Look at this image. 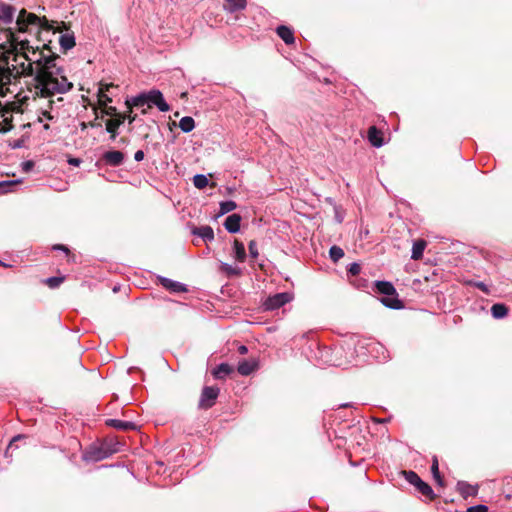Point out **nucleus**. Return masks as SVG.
Masks as SVG:
<instances>
[{
    "label": "nucleus",
    "mask_w": 512,
    "mask_h": 512,
    "mask_svg": "<svg viewBox=\"0 0 512 512\" xmlns=\"http://www.w3.org/2000/svg\"><path fill=\"white\" fill-rule=\"evenodd\" d=\"M27 61L20 62V68L11 70H0V83L9 85L12 78L18 75L34 76L32 88L30 91L34 97L47 99L48 109H42L41 114L47 120H54L58 117L59 110L64 106V99L61 95L69 92L73 88V83L68 80L65 69L59 64L60 57L54 53L44 54L43 51H32V56L23 53L21 56Z\"/></svg>",
    "instance_id": "f257e3e1"
},
{
    "label": "nucleus",
    "mask_w": 512,
    "mask_h": 512,
    "mask_svg": "<svg viewBox=\"0 0 512 512\" xmlns=\"http://www.w3.org/2000/svg\"><path fill=\"white\" fill-rule=\"evenodd\" d=\"M376 291L383 295L381 302L389 308L400 309L403 307L401 300L398 299L396 289L387 281H376L374 283Z\"/></svg>",
    "instance_id": "f03ea898"
},
{
    "label": "nucleus",
    "mask_w": 512,
    "mask_h": 512,
    "mask_svg": "<svg viewBox=\"0 0 512 512\" xmlns=\"http://www.w3.org/2000/svg\"><path fill=\"white\" fill-rule=\"evenodd\" d=\"M43 22L47 23V19L45 17L40 18L37 15L28 13L25 9H22L17 17L16 25L19 32H25L29 26H43Z\"/></svg>",
    "instance_id": "7ed1b4c3"
},
{
    "label": "nucleus",
    "mask_w": 512,
    "mask_h": 512,
    "mask_svg": "<svg viewBox=\"0 0 512 512\" xmlns=\"http://www.w3.org/2000/svg\"><path fill=\"white\" fill-rule=\"evenodd\" d=\"M113 452L114 450H111L106 444L91 445L85 450L83 458L86 461L98 462L108 458Z\"/></svg>",
    "instance_id": "20e7f679"
},
{
    "label": "nucleus",
    "mask_w": 512,
    "mask_h": 512,
    "mask_svg": "<svg viewBox=\"0 0 512 512\" xmlns=\"http://www.w3.org/2000/svg\"><path fill=\"white\" fill-rule=\"evenodd\" d=\"M128 120L129 124L133 123L137 119L136 114H132L131 112H128V114L120 113L117 115L116 118L108 119L105 123L106 131L110 133V139L115 140L117 136V130L118 128L124 124L125 120Z\"/></svg>",
    "instance_id": "39448f33"
},
{
    "label": "nucleus",
    "mask_w": 512,
    "mask_h": 512,
    "mask_svg": "<svg viewBox=\"0 0 512 512\" xmlns=\"http://www.w3.org/2000/svg\"><path fill=\"white\" fill-rule=\"evenodd\" d=\"M292 300V295L288 292L277 293L272 296H269L265 302L264 307L266 310H275L278 309L285 304L289 303Z\"/></svg>",
    "instance_id": "423d86ee"
},
{
    "label": "nucleus",
    "mask_w": 512,
    "mask_h": 512,
    "mask_svg": "<svg viewBox=\"0 0 512 512\" xmlns=\"http://www.w3.org/2000/svg\"><path fill=\"white\" fill-rule=\"evenodd\" d=\"M148 108H151L152 105H155L161 112H168L170 110V106L164 100L162 93L159 90L153 89L149 92H146Z\"/></svg>",
    "instance_id": "0eeeda50"
},
{
    "label": "nucleus",
    "mask_w": 512,
    "mask_h": 512,
    "mask_svg": "<svg viewBox=\"0 0 512 512\" xmlns=\"http://www.w3.org/2000/svg\"><path fill=\"white\" fill-rule=\"evenodd\" d=\"M219 395V388L206 386L203 388L200 398V407L211 408Z\"/></svg>",
    "instance_id": "6e6552de"
},
{
    "label": "nucleus",
    "mask_w": 512,
    "mask_h": 512,
    "mask_svg": "<svg viewBox=\"0 0 512 512\" xmlns=\"http://www.w3.org/2000/svg\"><path fill=\"white\" fill-rule=\"evenodd\" d=\"M125 154L119 150H108L101 156V161L108 166L118 167L124 163Z\"/></svg>",
    "instance_id": "1a4fd4ad"
},
{
    "label": "nucleus",
    "mask_w": 512,
    "mask_h": 512,
    "mask_svg": "<svg viewBox=\"0 0 512 512\" xmlns=\"http://www.w3.org/2000/svg\"><path fill=\"white\" fill-rule=\"evenodd\" d=\"M159 283L167 290L173 292V293H184L187 292V287L185 284L180 283L178 281H174L172 279L159 276L158 277Z\"/></svg>",
    "instance_id": "9d476101"
},
{
    "label": "nucleus",
    "mask_w": 512,
    "mask_h": 512,
    "mask_svg": "<svg viewBox=\"0 0 512 512\" xmlns=\"http://www.w3.org/2000/svg\"><path fill=\"white\" fill-rule=\"evenodd\" d=\"M15 9L8 4L0 2V21L5 24H11L14 19Z\"/></svg>",
    "instance_id": "9b49d317"
},
{
    "label": "nucleus",
    "mask_w": 512,
    "mask_h": 512,
    "mask_svg": "<svg viewBox=\"0 0 512 512\" xmlns=\"http://www.w3.org/2000/svg\"><path fill=\"white\" fill-rule=\"evenodd\" d=\"M240 223L241 216L234 213L226 218L224 227L229 233H237L240 230Z\"/></svg>",
    "instance_id": "f8f14e48"
},
{
    "label": "nucleus",
    "mask_w": 512,
    "mask_h": 512,
    "mask_svg": "<svg viewBox=\"0 0 512 512\" xmlns=\"http://www.w3.org/2000/svg\"><path fill=\"white\" fill-rule=\"evenodd\" d=\"M258 367V363L255 360H242L239 362L237 370L240 375L248 376L253 373Z\"/></svg>",
    "instance_id": "ddd939ff"
},
{
    "label": "nucleus",
    "mask_w": 512,
    "mask_h": 512,
    "mask_svg": "<svg viewBox=\"0 0 512 512\" xmlns=\"http://www.w3.org/2000/svg\"><path fill=\"white\" fill-rule=\"evenodd\" d=\"M126 105L129 109V112H131V113H132V108H134V107L141 108V107H144L145 105L148 106L146 93H141L137 96L127 99Z\"/></svg>",
    "instance_id": "4468645a"
},
{
    "label": "nucleus",
    "mask_w": 512,
    "mask_h": 512,
    "mask_svg": "<svg viewBox=\"0 0 512 512\" xmlns=\"http://www.w3.org/2000/svg\"><path fill=\"white\" fill-rule=\"evenodd\" d=\"M192 233L201 237L205 242H209L214 239V231L212 227L208 225L196 227L193 229Z\"/></svg>",
    "instance_id": "2eb2a0df"
},
{
    "label": "nucleus",
    "mask_w": 512,
    "mask_h": 512,
    "mask_svg": "<svg viewBox=\"0 0 512 512\" xmlns=\"http://www.w3.org/2000/svg\"><path fill=\"white\" fill-rule=\"evenodd\" d=\"M457 490L464 498H468L470 496H475L478 492V489L476 486L470 485L469 483H467L465 481H459L457 483Z\"/></svg>",
    "instance_id": "dca6fc26"
},
{
    "label": "nucleus",
    "mask_w": 512,
    "mask_h": 512,
    "mask_svg": "<svg viewBox=\"0 0 512 512\" xmlns=\"http://www.w3.org/2000/svg\"><path fill=\"white\" fill-rule=\"evenodd\" d=\"M277 35L285 42V44L290 45L295 41L293 31L284 25L277 27L276 29Z\"/></svg>",
    "instance_id": "f3484780"
},
{
    "label": "nucleus",
    "mask_w": 512,
    "mask_h": 512,
    "mask_svg": "<svg viewBox=\"0 0 512 512\" xmlns=\"http://www.w3.org/2000/svg\"><path fill=\"white\" fill-rule=\"evenodd\" d=\"M246 250L244 244L235 239L233 243V257L237 262L243 263L246 260Z\"/></svg>",
    "instance_id": "a211bd4d"
},
{
    "label": "nucleus",
    "mask_w": 512,
    "mask_h": 512,
    "mask_svg": "<svg viewBox=\"0 0 512 512\" xmlns=\"http://www.w3.org/2000/svg\"><path fill=\"white\" fill-rule=\"evenodd\" d=\"M219 270L227 277H238L242 275V269L238 266H233L228 263L221 262Z\"/></svg>",
    "instance_id": "6ab92c4d"
},
{
    "label": "nucleus",
    "mask_w": 512,
    "mask_h": 512,
    "mask_svg": "<svg viewBox=\"0 0 512 512\" xmlns=\"http://www.w3.org/2000/svg\"><path fill=\"white\" fill-rule=\"evenodd\" d=\"M247 0H225L224 9L229 13H234L245 9Z\"/></svg>",
    "instance_id": "aec40b11"
},
{
    "label": "nucleus",
    "mask_w": 512,
    "mask_h": 512,
    "mask_svg": "<svg viewBox=\"0 0 512 512\" xmlns=\"http://www.w3.org/2000/svg\"><path fill=\"white\" fill-rule=\"evenodd\" d=\"M368 140L374 147L383 145L382 133L375 126L368 129Z\"/></svg>",
    "instance_id": "412c9836"
},
{
    "label": "nucleus",
    "mask_w": 512,
    "mask_h": 512,
    "mask_svg": "<svg viewBox=\"0 0 512 512\" xmlns=\"http://www.w3.org/2000/svg\"><path fill=\"white\" fill-rule=\"evenodd\" d=\"M21 180H4L0 181V195L8 192L16 191V188L21 184Z\"/></svg>",
    "instance_id": "4be33fe9"
},
{
    "label": "nucleus",
    "mask_w": 512,
    "mask_h": 512,
    "mask_svg": "<svg viewBox=\"0 0 512 512\" xmlns=\"http://www.w3.org/2000/svg\"><path fill=\"white\" fill-rule=\"evenodd\" d=\"M232 372L233 368L229 364L221 363L213 370L212 374L216 379H223Z\"/></svg>",
    "instance_id": "5701e85b"
},
{
    "label": "nucleus",
    "mask_w": 512,
    "mask_h": 512,
    "mask_svg": "<svg viewBox=\"0 0 512 512\" xmlns=\"http://www.w3.org/2000/svg\"><path fill=\"white\" fill-rule=\"evenodd\" d=\"M426 248V241L424 240H417L414 242L412 247V254L411 258L413 260H419L423 257V252Z\"/></svg>",
    "instance_id": "b1692460"
},
{
    "label": "nucleus",
    "mask_w": 512,
    "mask_h": 512,
    "mask_svg": "<svg viewBox=\"0 0 512 512\" xmlns=\"http://www.w3.org/2000/svg\"><path fill=\"white\" fill-rule=\"evenodd\" d=\"M61 49L67 51L75 46V38L70 34H63L59 38Z\"/></svg>",
    "instance_id": "393cba45"
},
{
    "label": "nucleus",
    "mask_w": 512,
    "mask_h": 512,
    "mask_svg": "<svg viewBox=\"0 0 512 512\" xmlns=\"http://www.w3.org/2000/svg\"><path fill=\"white\" fill-rule=\"evenodd\" d=\"M194 127L195 121L190 116L182 117L179 121V128L185 133L191 132L194 129Z\"/></svg>",
    "instance_id": "a878e982"
},
{
    "label": "nucleus",
    "mask_w": 512,
    "mask_h": 512,
    "mask_svg": "<svg viewBox=\"0 0 512 512\" xmlns=\"http://www.w3.org/2000/svg\"><path fill=\"white\" fill-rule=\"evenodd\" d=\"M107 424L118 430H128L134 427V424L132 422L122 421L118 419H109L107 421Z\"/></svg>",
    "instance_id": "bb28decb"
},
{
    "label": "nucleus",
    "mask_w": 512,
    "mask_h": 512,
    "mask_svg": "<svg viewBox=\"0 0 512 512\" xmlns=\"http://www.w3.org/2000/svg\"><path fill=\"white\" fill-rule=\"evenodd\" d=\"M491 313L495 319H501L508 314V309L504 304L497 303L491 307Z\"/></svg>",
    "instance_id": "cd10ccee"
},
{
    "label": "nucleus",
    "mask_w": 512,
    "mask_h": 512,
    "mask_svg": "<svg viewBox=\"0 0 512 512\" xmlns=\"http://www.w3.org/2000/svg\"><path fill=\"white\" fill-rule=\"evenodd\" d=\"M329 256L333 262H338L344 256V251L341 247L334 245L329 250Z\"/></svg>",
    "instance_id": "c85d7f7f"
},
{
    "label": "nucleus",
    "mask_w": 512,
    "mask_h": 512,
    "mask_svg": "<svg viewBox=\"0 0 512 512\" xmlns=\"http://www.w3.org/2000/svg\"><path fill=\"white\" fill-rule=\"evenodd\" d=\"M431 472H432V475H433L434 479L437 481V483L439 485H442L443 481H442V478L440 476L439 464H438V459H437L436 456L433 457V462H432V466H431Z\"/></svg>",
    "instance_id": "c756f323"
},
{
    "label": "nucleus",
    "mask_w": 512,
    "mask_h": 512,
    "mask_svg": "<svg viewBox=\"0 0 512 512\" xmlns=\"http://www.w3.org/2000/svg\"><path fill=\"white\" fill-rule=\"evenodd\" d=\"M193 184L198 189H204L208 185V179L203 174H197L193 177Z\"/></svg>",
    "instance_id": "7c9ffc66"
},
{
    "label": "nucleus",
    "mask_w": 512,
    "mask_h": 512,
    "mask_svg": "<svg viewBox=\"0 0 512 512\" xmlns=\"http://www.w3.org/2000/svg\"><path fill=\"white\" fill-rule=\"evenodd\" d=\"M237 207L236 203L234 201H223L220 203V214L224 215L226 213H229L233 210H235Z\"/></svg>",
    "instance_id": "2f4dec72"
},
{
    "label": "nucleus",
    "mask_w": 512,
    "mask_h": 512,
    "mask_svg": "<svg viewBox=\"0 0 512 512\" xmlns=\"http://www.w3.org/2000/svg\"><path fill=\"white\" fill-rule=\"evenodd\" d=\"M404 475L406 480L415 487H417L422 482L418 474L413 471H405Z\"/></svg>",
    "instance_id": "473e14b6"
},
{
    "label": "nucleus",
    "mask_w": 512,
    "mask_h": 512,
    "mask_svg": "<svg viewBox=\"0 0 512 512\" xmlns=\"http://www.w3.org/2000/svg\"><path fill=\"white\" fill-rule=\"evenodd\" d=\"M416 488L422 495L429 497V498L434 497L432 488L424 481H422Z\"/></svg>",
    "instance_id": "72a5a7b5"
},
{
    "label": "nucleus",
    "mask_w": 512,
    "mask_h": 512,
    "mask_svg": "<svg viewBox=\"0 0 512 512\" xmlns=\"http://www.w3.org/2000/svg\"><path fill=\"white\" fill-rule=\"evenodd\" d=\"M63 277H50L45 280V283L52 289L57 288L62 282Z\"/></svg>",
    "instance_id": "f704fd0d"
},
{
    "label": "nucleus",
    "mask_w": 512,
    "mask_h": 512,
    "mask_svg": "<svg viewBox=\"0 0 512 512\" xmlns=\"http://www.w3.org/2000/svg\"><path fill=\"white\" fill-rule=\"evenodd\" d=\"M249 254L252 259H257L259 256L257 243L255 240H251L248 244Z\"/></svg>",
    "instance_id": "c9c22d12"
},
{
    "label": "nucleus",
    "mask_w": 512,
    "mask_h": 512,
    "mask_svg": "<svg viewBox=\"0 0 512 512\" xmlns=\"http://www.w3.org/2000/svg\"><path fill=\"white\" fill-rule=\"evenodd\" d=\"M361 271V267L358 263H351L348 267V276H358Z\"/></svg>",
    "instance_id": "e433bc0d"
},
{
    "label": "nucleus",
    "mask_w": 512,
    "mask_h": 512,
    "mask_svg": "<svg viewBox=\"0 0 512 512\" xmlns=\"http://www.w3.org/2000/svg\"><path fill=\"white\" fill-rule=\"evenodd\" d=\"M102 113L107 116L114 117V118H116L117 115L119 114V113H117L116 107H113V106H107L104 110H102Z\"/></svg>",
    "instance_id": "4c0bfd02"
},
{
    "label": "nucleus",
    "mask_w": 512,
    "mask_h": 512,
    "mask_svg": "<svg viewBox=\"0 0 512 512\" xmlns=\"http://www.w3.org/2000/svg\"><path fill=\"white\" fill-rule=\"evenodd\" d=\"M467 512H488V507L485 505H475L469 507Z\"/></svg>",
    "instance_id": "58836bf2"
},
{
    "label": "nucleus",
    "mask_w": 512,
    "mask_h": 512,
    "mask_svg": "<svg viewBox=\"0 0 512 512\" xmlns=\"http://www.w3.org/2000/svg\"><path fill=\"white\" fill-rule=\"evenodd\" d=\"M98 101L110 103L112 102V98L108 96V94L104 92H98Z\"/></svg>",
    "instance_id": "ea45409f"
},
{
    "label": "nucleus",
    "mask_w": 512,
    "mask_h": 512,
    "mask_svg": "<svg viewBox=\"0 0 512 512\" xmlns=\"http://www.w3.org/2000/svg\"><path fill=\"white\" fill-rule=\"evenodd\" d=\"M33 167H34V162L31 161V160H28V161H25V162L22 163V170L24 172L31 171Z\"/></svg>",
    "instance_id": "a19ab883"
},
{
    "label": "nucleus",
    "mask_w": 512,
    "mask_h": 512,
    "mask_svg": "<svg viewBox=\"0 0 512 512\" xmlns=\"http://www.w3.org/2000/svg\"><path fill=\"white\" fill-rule=\"evenodd\" d=\"M112 87H114L113 83H100V87H99V91L98 92H104V93L107 94V92Z\"/></svg>",
    "instance_id": "79ce46f5"
},
{
    "label": "nucleus",
    "mask_w": 512,
    "mask_h": 512,
    "mask_svg": "<svg viewBox=\"0 0 512 512\" xmlns=\"http://www.w3.org/2000/svg\"><path fill=\"white\" fill-rule=\"evenodd\" d=\"M474 286L477 287L478 289H480L481 291L485 292V293L489 292L487 285L485 283H483V282H476L474 284Z\"/></svg>",
    "instance_id": "37998d69"
},
{
    "label": "nucleus",
    "mask_w": 512,
    "mask_h": 512,
    "mask_svg": "<svg viewBox=\"0 0 512 512\" xmlns=\"http://www.w3.org/2000/svg\"><path fill=\"white\" fill-rule=\"evenodd\" d=\"M144 152L142 150H138L135 152L134 154V159L137 161V162H140L144 159Z\"/></svg>",
    "instance_id": "c03bdc74"
},
{
    "label": "nucleus",
    "mask_w": 512,
    "mask_h": 512,
    "mask_svg": "<svg viewBox=\"0 0 512 512\" xmlns=\"http://www.w3.org/2000/svg\"><path fill=\"white\" fill-rule=\"evenodd\" d=\"M95 113H97V111L95 110ZM98 114H96V118L94 121H90L89 122V126L92 127V128H95V127H100L101 126V123L97 122V119H98Z\"/></svg>",
    "instance_id": "a18cd8bd"
},
{
    "label": "nucleus",
    "mask_w": 512,
    "mask_h": 512,
    "mask_svg": "<svg viewBox=\"0 0 512 512\" xmlns=\"http://www.w3.org/2000/svg\"><path fill=\"white\" fill-rule=\"evenodd\" d=\"M53 249L54 250H62V251H64L67 254L69 252L68 248L66 246H64V245H61V244L54 245Z\"/></svg>",
    "instance_id": "49530a36"
},
{
    "label": "nucleus",
    "mask_w": 512,
    "mask_h": 512,
    "mask_svg": "<svg viewBox=\"0 0 512 512\" xmlns=\"http://www.w3.org/2000/svg\"><path fill=\"white\" fill-rule=\"evenodd\" d=\"M8 91V87L4 84L0 83V97H4L6 92Z\"/></svg>",
    "instance_id": "de8ad7c7"
},
{
    "label": "nucleus",
    "mask_w": 512,
    "mask_h": 512,
    "mask_svg": "<svg viewBox=\"0 0 512 512\" xmlns=\"http://www.w3.org/2000/svg\"><path fill=\"white\" fill-rule=\"evenodd\" d=\"M17 45L20 46L21 50L28 49V41H26V40H21L19 43H17Z\"/></svg>",
    "instance_id": "09e8293b"
},
{
    "label": "nucleus",
    "mask_w": 512,
    "mask_h": 512,
    "mask_svg": "<svg viewBox=\"0 0 512 512\" xmlns=\"http://www.w3.org/2000/svg\"><path fill=\"white\" fill-rule=\"evenodd\" d=\"M238 352H239L240 354H246V353L248 352V349H247V347H246V346L241 345V346H239V348H238Z\"/></svg>",
    "instance_id": "8fccbe9b"
},
{
    "label": "nucleus",
    "mask_w": 512,
    "mask_h": 512,
    "mask_svg": "<svg viewBox=\"0 0 512 512\" xmlns=\"http://www.w3.org/2000/svg\"><path fill=\"white\" fill-rule=\"evenodd\" d=\"M98 104H99V106L102 108V110H104V109L108 106V103H106V102H100V101H98Z\"/></svg>",
    "instance_id": "3c124183"
},
{
    "label": "nucleus",
    "mask_w": 512,
    "mask_h": 512,
    "mask_svg": "<svg viewBox=\"0 0 512 512\" xmlns=\"http://www.w3.org/2000/svg\"><path fill=\"white\" fill-rule=\"evenodd\" d=\"M79 162H80V160H79V159H71V160H70V163H71V164H73V165H78V164H79Z\"/></svg>",
    "instance_id": "603ef678"
},
{
    "label": "nucleus",
    "mask_w": 512,
    "mask_h": 512,
    "mask_svg": "<svg viewBox=\"0 0 512 512\" xmlns=\"http://www.w3.org/2000/svg\"><path fill=\"white\" fill-rule=\"evenodd\" d=\"M88 126H89V123H85V122L81 123L82 130L86 129Z\"/></svg>",
    "instance_id": "864d4df0"
},
{
    "label": "nucleus",
    "mask_w": 512,
    "mask_h": 512,
    "mask_svg": "<svg viewBox=\"0 0 512 512\" xmlns=\"http://www.w3.org/2000/svg\"><path fill=\"white\" fill-rule=\"evenodd\" d=\"M119 142L122 144H125V143H128V139L125 137H122Z\"/></svg>",
    "instance_id": "5fc2aeb1"
},
{
    "label": "nucleus",
    "mask_w": 512,
    "mask_h": 512,
    "mask_svg": "<svg viewBox=\"0 0 512 512\" xmlns=\"http://www.w3.org/2000/svg\"><path fill=\"white\" fill-rule=\"evenodd\" d=\"M141 108H142V110H141L142 114H146L148 112V109H149L148 107L147 108L141 107Z\"/></svg>",
    "instance_id": "6e6d98bb"
},
{
    "label": "nucleus",
    "mask_w": 512,
    "mask_h": 512,
    "mask_svg": "<svg viewBox=\"0 0 512 512\" xmlns=\"http://www.w3.org/2000/svg\"><path fill=\"white\" fill-rule=\"evenodd\" d=\"M21 436H17V437H14V439L12 440V442L10 443V446L12 445L13 442L17 441L18 439H20Z\"/></svg>",
    "instance_id": "4d7b16f0"
},
{
    "label": "nucleus",
    "mask_w": 512,
    "mask_h": 512,
    "mask_svg": "<svg viewBox=\"0 0 512 512\" xmlns=\"http://www.w3.org/2000/svg\"><path fill=\"white\" fill-rule=\"evenodd\" d=\"M11 38H12V39H11V41H12V42H16V41H17V40H16V38H15V36H14V34H12V33H11Z\"/></svg>",
    "instance_id": "13d9d810"
},
{
    "label": "nucleus",
    "mask_w": 512,
    "mask_h": 512,
    "mask_svg": "<svg viewBox=\"0 0 512 512\" xmlns=\"http://www.w3.org/2000/svg\"><path fill=\"white\" fill-rule=\"evenodd\" d=\"M357 286V288H362L364 287V285H361V284H355Z\"/></svg>",
    "instance_id": "bf43d9fd"
},
{
    "label": "nucleus",
    "mask_w": 512,
    "mask_h": 512,
    "mask_svg": "<svg viewBox=\"0 0 512 512\" xmlns=\"http://www.w3.org/2000/svg\"><path fill=\"white\" fill-rule=\"evenodd\" d=\"M387 358H388V356L383 355L381 359L386 360Z\"/></svg>",
    "instance_id": "052dcab7"
},
{
    "label": "nucleus",
    "mask_w": 512,
    "mask_h": 512,
    "mask_svg": "<svg viewBox=\"0 0 512 512\" xmlns=\"http://www.w3.org/2000/svg\"><path fill=\"white\" fill-rule=\"evenodd\" d=\"M44 128H45V129H48V128H49V125H48V124L44 125Z\"/></svg>",
    "instance_id": "680f3d73"
}]
</instances>
